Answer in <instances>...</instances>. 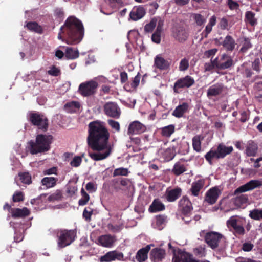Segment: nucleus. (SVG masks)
<instances>
[{"label":"nucleus","mask_w":262,"mask_h":262,"mask_svg":"<svg viewBox=\"0 0 262 262\" xmlns=\"http://www.w3.org/2000/svg\"><path fill=\"white\" fill-rule=\"evenodd\" d=\"M88 126V144L94 151L89 152V156L94 161L107 158L111 153L112 148L108 143L110 133L104 123L95 121L90 122Z\"/></svg>","instance_id":"1"},{"label":"nucleus","mask_w":262,"mask_h":262,"mask_svg":"<svg viewBox=\"0 0 262 262\" xmlns=\"http://www.w3.org/2000/svg\"><path fill=\"white\" fill-rule=\"evenodd\" d=\"M84 27L79 19L73 16L69 17L60 27L58 38L65 41L67 44L76 45L82 39Z\"/></svg>","instance_id":"2"},{"label":"nucleus","mask_w":262,"mask_h":262,"mask_svg":"<svg viewBox=\"0 0 262 262\" xmlns=\"http://www.w3.org/2000/svg\"><path fill=\"white\" fill-rule=\"evenodd\" d=\"M52 136L48 135L39 134L36 137L35 141H30L27 143L26 150L32 155L44 152L50 148Z\"/></svg>","instance_id":"3"},{"label":"nucleus","mask_w":262,"mask_h":262,"mask_svg":"<svg viewBox=\"0 0 262 262\" xmlns=\"http://www.w3.org/2000/svg\"><path fill=\"white\" fill-rule=\"evenodd\" d=\"M233 150L232 146H226L224 144H219L216 150L211 149L205 156L206 160L210 163H212L213 158L222 159L231 153Z\"/></svg>","instance_id":"4"},{"label":"nucleus","mask_w":262,"mask_h":262,"mask_svg":"<svg viewBox=\"0 0 262 262\" xmlns=\"http://www.w3.org/2000/svg\"><path fill=\"white\" fill-rule=\"evenodd\" d=\"M243 219L238 216H231L226 222L227 226L234 235H243L245 233Z\"/></svg>","instance_id":"5"},{"label":"nucleus","mask_w":262,"mask_h":262,"mask_svg":"<svg viewBox=\"0 0 262 262\" xmlns=\"http://www.w3.org/2000/svg\"><path fill=\"white\" fill-rule=\"evenodd\" d=\"M76 233L73 230H60L58 231V245L60 248H64L70 245L74 240Z\"/></svg>","instance_id":"6"},{"label":"nucleus","mask_w":262,"mask_h":262,"mask_svg":"<svg viewBox=\"0 0 262 262\" xmlns=\"http://www.w3.org/2000/svg\"><path fill=\"white\" fill-rule=\"evenodd\" d=\"M98 86L97 82L95 80L87 81L80 84L78 92L83 97L91 96L96 93Z\"/></svg>","instance_id":"7"},{"label":"nucleus","mask_w":262,"mask_h":262,"mask_svg":"<svg viewBox=\"0 0 262 262\" xmlns=\"http://www.w3.org/2000/svg\"><path fill=\"white\" fill-rule=\"evenodd\" d=\"M204 238L206 243L212 249L217 248L220 244L225 240L224 236L222 234L215 231L207 232Z\"/></svg>","instance_id":"8"},{"label":"nucleus","mask_w":262,"mask_h":262,"mask_svg":"<svg viewBox=\"0 0 262 262\" xmlns=\"http://www.w3.org/2000/svg\"><path fill=\"white\" fill-rule=\"evenodd\" d=\"M215 60L216 69L219 70L230 69L234 64L233 57L226 53L219 55L215 58Z\"/></svg>","instance_id":"9"},{"label":"nucleus","mask_w":262,"mask_h":262,"mask_svg":"<svg viewBox=\"0 0 262 262\" xmlns=\"http://www.w3.org/2000/svg\"><path fill=\"white\" fill-rule=\"evenodd\" d=\"M29 119L38 128L46 130L48 126V119L46 116L38 113H31L29 115Z\"/></svg>","instance_id":"10"},{"label":"nucleus","mask_w":262,"mask_h":262,"mask_svg":"<svg viewBox=\"0 0 262 262\" xmlns=\"http://www.w3.org/2000/svg\"><path fill=\"white\" fill-rule=\"evenodd\" d=\"M262 186V180H252L245 184L241 186L234 191V194L252 190Z\"/></svg>","instance_id":"11"},{"label":"nucleus","mask_w":262,"mask_h":262,"mask_svg":"<svg viewBox=\"0 0 262 262\" xmlns=\"http://www.w3.org/2000/svg\"><path fill=\"white\" fill-rule=\"evenodd\" d=\"M104 111L105 114L110 117L118 118L121 114V110L115 102H108L104 105Z\"/></svg>","instance_id":"12"},{"label":"nucleus","mask_w":262,"mask_h":262,"mask_svg":"<svg viewBox=\"0 0 262 262\" xmlns=\"http://www.w3.org/2000/svg\"><path fill=\"white\" fill-rule=\"evenodd\" d=\"M172 36L178 41L184 42L188 38V34L183 26L175 25L172 28Z\"/></svg>","instance_id":"13"},{"label":"nucleus","mask_w":262,"mask_h":262,"mask_svg":"<svg viewBox=\"0 0 262 262\" xmlns=\"http://www.w3.org/2000/svg\"><path fill=\"white\" fill-rule=\"evenodd\" d=\"M116 260L124 261L126 259L124 258V255L122 252L117 251H110L100 258L101 262H111Z\"/></svg>","instance_id":"14"},{"label":"nucleus","mask_w":262,"mask_h":262,"mask_svg":"<svg viewBox=\"0 0 262 262\" xmlns=\"http://www.w3.org/2000/svg\"><path fill=\"white\" fill-rule=\"evenodd\" d=\"M215 41L219 45H222L223 48L227 51L232 52L235 49L236 43L234 39L230 35H227L224 39L220 37L219 39H215Z\"/></svg>","instance_id":"15"},{"label":"nucleus","mask_w":262,"mask_h":262,"mask_svg":"<svg viewBox=\"0 0 262 262\" xmlns=\"http://www.w3.org/2000/svg\"><path fill=\"white\" fill-rule=\"evenodd\" d=\"M194 83V79L189 75L178 79L174 84L173 90L175 93H178L177 89L184 88H189Z\"/></svg>","instance_id":"16"},{"label":"nucleus","mask_w":262,"mask_h":262,"mask_svg":"<svg viewBox=\"0 0 262 262\" xmlns=\"http://www.w3.org/2000/svg\"><path fill=\"white\" fill-rule=\"evenodd\" d=\"M146 129V128L144 124L138 121H135L129 125L127 134L129 135L140 134L144 132Z\"/></svg>","instance_id":"17"},{"label":"nucleus","mask_w":262,"mask_h":262,"mask_svg":"<svg viewBox=\"0 0 262 262\" xmlns=\"http://www.w3.org/2000/svg\"><path fill=\"white\" fill-rule=\"evenodd\" d=\"M221 191L217 187L209 189L205 194V201L210 205L214 204L217 201Z\"/></svg>","instance_id":"18"},{"label":"nucleus","mask_w":262,"mask_h":262,"mask_svg":"<svg viewBox=\"0 0 262 262\" xmlns=\"http://www.w3.org/2000/svg\"><path fill=\"white\" fill-rule=\"evenodd\" d=\"M204 184L205 181L203 179H199L192 182L191 188L188 192V194L192 196L199 197Z\"/></svg>","instance_id":"19"},{"label":"nucleus","mask_w":262,"mask_h":262,"mask_svg":"<svg viewBox=\"0 0 262 262\" xmlns=\"http://www.w3.org/2000/svg\"><path fill=\"white\" fill-rule=\"evenodd\" d=\"M172 262H210L208 260H196L193 258L192 256L188 253H179L178 255L174 254Z\"/></svg>","instance_id":"20"},{"label":"nucleus","mask_w":262,"mask_h":262,"mask_svg":"<svg viewBox=\"0 0 262 262\" xmlns=\"http://www.w3.org/2000/svg\"><path fill=\"white\" fill-rule=\"evenodd\" d=\"M179 205L184 214H189L193 209L192 203L187 196H183L180 199Z\"/></svg>","instance_id":"21"},{"label":"nucleus","mask_w":262,"mask_h":262,"mask_svg":"<svg viewBox=\"0 0 262 262\" xmlns=\"http://www.w3.org/2000/svg\"><path fill=\"white\" fill-rule=\"evenodd\" d=\"M170 62L165 59L161 55H157L154 59V66L160 70H165L169 68Z\"/></svg>","instance_id":"22"},{"label":"nucleus","mask_w":262,"mask_h":262,"mask_svg":"<svg viewBox=\"0 0 262 262\" xmlns=\"http://www.w3.org/2000/svg\"><path fill=\"white\" fill-rule=\"evenodd\" d=\"M189 108V104L187 102H183L176 107L172 115L176 118H180L182 117L184 114L188 112Z\"/></svg>","instance_id":"23"},{"label":"nucleus","mask_w":262,"mask_h":262,"mask_svg":"<svg viewBox=\"0 0 262 262\" xmlns=\"http://www.w3.org/2000/svg\"><path fill=\"white\" fill-rule=\"evenodd\" d=\"M152 244L148 245L144 248L139 250L136 253L135 258L138 262H144L148 258V253L149 251Z\"/></svg>","instance_id":"24"},{"label":"nucleus","mask_w":262,"mask_h":262,"mask_svg":"<svg viewBox=\"0 0 262 262\" xmlns=\"http://www.w3.org/2000/svg\"><path fill=\"white\" fill-rule=\"evenodd\" d=\"M145 10L144 7L140 6L134 8L130 12L129 16L132 20L137 21L142 18L145 15Z\"/></svg>","instance_id":"25"},{"label":"nucleus","mask_w":262,"mask_h":262,"mask_svg":"<svg viewBox=\"0 0 262 262\" xmlns=\"http://www.w3.org/2000/svg\"><path fill=\"white\" fill-rule=\"evenodd\" d=\"M115 241V237L110 234L101 235L98 238L100 244L104 247H111Z\"/></svg>","instance_id":"26"},{"label":"nucleus","mask_w":262,"mask_h":262,"mask_svg":"<svg viewBox=\"0 0 262 262\" xmlns=\"http://www.w3.org/2000/svg\"><path fill=\"white\" fill-rule=\"evenodd\" d=\"M165 251L161 248H155L150 253V259L155 262L161 261L165 257Z\"/></svg>","instance_id":"27"},{"label":"nucleus","mask_w":262,"mask_h":262,"mask_svg":"<svg viewBox=\"0 0 262 262\" xmlns=\"http://www.w3.org/2000/svg\"><path fill=\"white\" fill-rule=\"evenodd\" d=\"M258 151V145L253 141L248 142L245 150V153L248 157H255Z\"/></svg>","instance_id":"28"},{"label":"nucleus","mask_w":262,"mask_h":262,"mask_svg":"<svg viewBox=\"0 0 262 262\" xmlns=\"http://www.w3.org/2000/svg\"><path fill=\"white\" fill-rule=\"evenodd\" d=\"M181 193L182 189L177 187L169 191L167 190L166 198L168 202H174L181 196Z\"/></svg>","instance_id":"29"},{"label":"nucleus","mask_w":262,"mask_h":262,"mask_svg":"<svg viewBox=\"0 0 262 262\" xmlns=\"http://www.w3.org/2000/svg\"><path fill=\"white\" fill-rule=\"evenodd\" d=\"M58 181V179L57 178L46 177L42 179L41 183L46 189H50L55 187Z\"/></svg>","instance_id":"30"},{"label":"nucleus","mask_w":262,"mask_h":262,"mask_svg":"<svg viewBox=\"0 0 262 262\" xmlns=\"http://www.w3.org/2000/svg\"><path fill=\"white\" fill-rule=\"evenodd\" d=\"M183 159L176 162L172 169V172L176 176H179L187 171L186 165L182 162Z\"/></svg>","instance_id":"31"},{"label":"nucleus","mask_w":262,"mask_h":262,"mask_svg":"<svg viewBox=\"0 0 262 262\" xmlns=\"http://www.w3.org/2000/svg\"><path fill=\"white\" fill-rule=\"evenodd\" d=\"M30 211L26 207L22 209L13 208L11 209V214L13 217H24L29 214Z\"/></svg>","instance_id":"32"},{"label":"nucleus","mask_w":262,"mask_h":262,"mask_svg":"<svg viewBox=\"0 0 262 262\" xmlns=\"http://www.w3.org/2000/svg\"><path fill=\"white\" fill-rule=\"evenodd\" d=\"M223 91V86L220 84H216L209 88L207 90L208 97L216 96Z\"/></svg>","instance_id":"33"},{"label":"nucleus","mask_w":262,"mask_h":262,"mask_svg":"<svg viewBox=\"0 0 262 262\" xmlns=\"http://www.w3.org/2000/svg\"><path fill=\"white\" fill-rule=\"evenodd\" d=\"M165 209L164 205L159 200H155L149 208L151 212H156L163 210Z\"/></svg>","instance_id":"34"},{"label":"nucleus","mask_w":262,"mask_h":262,"mask_svg":"<svg viewBox=\"0 0 262 262\" xmlns=\"http://www.w3.org/2000/svg\"><path fill=\"white\" fill-rule=\"evenodd\" d=\"M80 103L74 101L68 102L64 105L65 109L71 113L76 112L80 108Z\"/></svg>","instance_id":"35"},{"label":"nucleus","mask_w":262,"mask_h":262,"mask_svg":"<svg viewBox=\"0 0 262 262\" xmlns=\"http://www.w3.org/2000/svg\"><path fill=\"white\" fill-rule=\"evenodd\" d=\"M161 134L164 137H169L174 132L175 126L170 124L160 128Z\"/></svg>","instance_id":"36"},{"label":"nucleus","mask_w":262,"mask_h":262,"mask_svg":"<svg viewBox=\"0 0 262 262\" xmlns=\"http://www.w3.org/2000/svg\"><path fill=\"white\" fill-rule=\"evenodd\" d=\"M249 216L254 220H262V208H256L250 210Z\"/></svg>","instance_id":"37"},{"label":"nucleus","mask_w":262,"mask_h":262,"mask_svg":"<svg viewBox=\"0 0 262 262\" xmlns=\"http://www.w3.org/2000/svg\"><path fill=\"white\" fill-rule=\"evenodd\" d=\"M162 31V26L160 24H158V25L157 27L156 31L151 35V40L152 42L157 44H159L160 43Z\"/></svg>","instance_id":"38"},{"label":"nucleus","mask_w":262,"mask_h":262,"mask_svg":"<svg viewBox=\"0 0 262 262\" xmlns=\"http://www.w3.org/2000/svg\"><path fill=\"white\" fill-rule=\"evenodd\" d=\"M238 71L244 77L247 78L250 77L252 75L251 69L247 63L243 64L238 68Z\"/></svg>","instance_id":"39"},{"label":"nucleus","mask_w":262,"mask_h":262,"mask_svg":"<svg viewBox=\"0 0 262 262\" xmlns=\"http://www.w3.org/2000/svg\"><path fill=\"white\" fill-rule=\"evenodd\" d=\"M255 13L251 11L245 13V21L249 24L251 26H254L257 24V19L255 17Z\"/></svg>","instance_id":"40"},{"label":"nucleus","mask_w":262,"mask_h":262,"mask_svg":"<svg viewBox=\"0 0 262 262\" xmlns=\"http://www.w3.org/2000/svg\"><path fill=\"white\" fill-rule=\"evenodd\" d=\"M79 51L77 49H74L71 47H67L65 52V56L70 59H74L79 57Z\"/></svg>","instance_id":"41"},{"label":"nucleus","mask_w":262,"mask_h":262,"mask_svg":"<svg viewBox=\"0 0 262 262\" xmlns=\"http://www.w3.org/2000/svg\"><path fill=\"white\" fill-rule=\"evenodd\" d=\"M177 140H179V152L182 153V154L188 153L189 146L188 143L186 141H183L182 140H180L179 138L177 139H174L172 140V142H173Z\"/></svg>","instance_id":"42"},{"label":"nucleus","mask_w":262,"mask_h":262,"mask_svg":"<svg viewBox=\"0 0 262 262\" xmlns=\"http://www.w3.org/2000/svg\"><path fill=\"white\" fill-rule=\"evenodd\" d=\"M203 138H201L200 135L194 136L192 139L193 148L197 152L201 151V140Z\"/></svg>","instance_id":"43"},{"label":"nucleus","mask_w":262,"mask_h":262,"mask_svg":"<svg viewBox=\"0 0 262 262\" xmlns=\"http://www.w3.org/2000/svg\"><path fill=\"white\" fill-rule=\"evenodd\" d=\"M140 80V75L138 73L137 75L133 78L130 83V88L129 84H126L124 85V88L128 91H132V89H136L139 84Z\"/></svg>","instance_id":"44"},{"label":"nucleus","mask_w":262,"mask_h":262,"mask_svg":"<svg viewBox=\"0 0 262 262\" xmlns=\"http://www.w3.org/2000/svg\"><path fill=\"white\" fill-rule=\"evenodd\" d=\"M242 47L240 49V52L242 53L246 52L249 49L251 48L252 45L250 39L247 37H244L241 42Z\"/></svg>","instance_id":"45"},{"label":"nucleus","mask_w":262,"mask_h":262,"mask_svg":"<svg viewBox=\"0 0 262 262\" xmlns=\"http://www.w3.org/2000/svg\"><path fill=\"white\" fill-rule=\"evenodd\" d=\"M26 27L31 31L38 33H41L42 32V28L41 26L36 22H29L27 24Z\"/></svg>","instance_id":"46"},{"label":"nucleus","mask_w":262,"mask_h":262,"mask_svg":"<svg viewBox=\"0 0 262 262\" xmlns=\"http://www.w3.org/2000/svg\"><path fill=\"white\" fill-rule=\"evenodd\" d=\"M189 67V59L186 57L182 58L180 62L179 70L181 72L187 71Z\"/></svg>","instance_id":"47"},{"label":"nucleus","mask_w":262,"mask_h":262,"mask_svg":"<svg viewBox=\"0 0 262 262\" xmlns=\"http://www.w3.org/2000/svg\"><path fill=\"white\" fill-rule=\"evenodd\" d=\"M192 17L198 26H201L206 21V18L201 14L194 13L192 14Z\"/></svg>","instance_id":"48"},{"label":"nucleus","mask_w":262,"mask_h":262,"mask_svg":"<svg viewBox=\"0 0 262 262\" xmlns=\"http://www.w3.org/2000/svg\"><path fill=\"white\" fill-rule=\"evenodd\" d=\"M248 200V196L246 194H241L235 198V204L236 205H241L246 203Z\"/></svg>","instance_id":"49"},{"label":"nucleus","mask_w":262,"mask_h":262,"mask_svg":"<svg viewBox=\"0 0 262 262\" xmlns=\"http://www.w3.org/2000/svg\"><path fill=\"white\" fill-rule=\"evenodd\" d=\"M82 198L79 200L78 204L79 206L85 205L90 200L89 195L84 191L83 189L81 190Z\"/></svg>","instance_id":"50"},{"label":"nucleus","mask_w":262,"mask_h":262,"mask_svg":"<svg viewBox=\"0 0 262 262\" xmlns=\"http://www.w3.org/2000/svg\"><path fill=\"white\" fill-rule=\"evenodd\" d=\"M19 176L22 183L26 184H30L31 183V177L28 172L20 173Z\"/></svg>","instance_id":"51"},{"label":"nucleus","mask_w":262,"mask_h":262,"mask_svg":"<svg viewBox=\"0 0 262 262\" xmlns=\"http://www.w3.org/2000/svg\"><path fill=\"white\" fill-rule=\"evenodd\" d=\"M128 173L129 171L127 168L120 167L115 169L113 172V177H116L118 176H126L128 175Z\"/></svg>","instance_id":"52"},{"label":"nucleus","mask_w":262,"mask_h":262,"mask_svg":"<svg viewBox=\"0 0 262 262\" xmlns=\"http://www.w3.org/2000/svg\"><path fill=\"white\" fill-rule=\"evenodd\" d=\"M157 24V19L153 18L151 21L144 27V31L146 32H150L152 31Z\"/></svg>","instance_id":"53"},{"label":"nucleus","mask_w":262,"mask_h":262,"mask_svg":"<svg viewBox=\"0 0 262 262\" xmlns=\"http://www.w3.org/2000/svg\"><path fill=\"white\" fill-rule=\"evenodd\" d=\"M216 60L215 58L211 59L210 62L205 63L204 64V69L206 71H211L213 69H216Z\"/></svg>","instance_id":"54"},{"label":"nucleus","mask_w":262,"mask_h":262,"mask_svg":"<svg viewBox=\"0 0 262 262\" xmlns=\"http://www.w3.org/2000/svg\"><path fill=\"white\" fill-rule=\"evenodd\" d=\"M23 255L26 258L27 262H33L36 258V254L30 251L24 252Z\"/></svg>","instance_id":"55"},{"label":"nucleus","mask_w":262,"mask_h":262,"mask_svg":"<svg viewBox=\"0 0 262 262\" xmlns=\"http://www.w3.org/2000/svg\"><path fill=\"white\" fill-rule=\"evenodd\" d=\"M93 210L90 207H86L83 212V216L86 221H88L91 220V215L93 213Z\"/></svg>","instance_id":"56"},{"label":"nucleus","mask_w":262,"mask_h":262,"mask_svg":"<svg viewBox=\"0 0 262 262\" xmlns=\"http://www.w3.org/2000/svg\"><path fill=\"white\" fill-rule=\"evenodd\" d=\"M58 168L57 167L54 166L51 168L46 169L43 171L44 175H57Z\"/></svg>","instance_id":"57"},{"label":"nucleus","mask_w":262,"mask_h":262,"mask_svg":"<svg viewBox=\"0 0 262 262\" xmlns=\"http://www.w3.org/2000/svg\"><path fill=\"white\" fill-rule=\"evenodd\" d=\"M82 159L80 156H75L70 162V165L75 167H77L81 164Z\"/></svg>","instance_id":"58"},{"label":"nucleus","mask_w":262,"mask_h":262,"mask_svg":"<svg viewBox=\"0 0 262 262\" xmlns=\"http://www.w3.org/2000/svg\"><path fill=\"white\" fill-rule=\"evenodd\" d=\"M48 73L50 75L53 76H57L60 75V71L58 68H56V67L52 66L48 70Z\"/></svg>","instance_id":"59"},{"label":"nucleus","mask_w":262,"mask_h":262,"mask_svg":"<svg viewBox=\"0 0 262 262\" xmlns=\"http://www.w3.org/2000/svg\"><path fill=\"white\" fill-rule=\"evenodd\" d=\"M108 229L112 232H118L121 229V226L119 225H113L109 224L107 226Z\"/></svg>","instance_id":"60"},{"label":"nucleus","mask_w":262,"mask_h":262,"mask_svg":"<svg viewBox=\"0 0 262 262\" xmlns=\"http://www.w3.org/2000/svg\"><path fill=\"white\" fill-rule=\"evenodd\" d=\"M108 123L112 128L115 129L117 132L120 130V124L118 122L113 120H108Z\"/></svg>","instance_id":"61"},{"label":"nucleus","mask_w":262,"mask_h":262,"mask_svg":"<svg viewBox=\"0 0 262 262\" xmlns=\"http://www.w3.org/2000/svg\"><path fill=\"white\" fill-rule=\"evenodd\" d=\"M228 6L230 10H237L238 8V4L233 0H228Z\"/></svg>","instance_id":"62"},{"label":"nucleus","mask_w":262,"mask_h":262,"mask_svg":"<svg viewBox=\"0 0 262 262\" xmlns=\"http://www.w3.org/2000/svg\"><path fill=\"white\" fill-rule=\"evenodd\" d=\"M195 254L199 257H203L205 255V249L202 247H199L194 249Z\"/></svg>","instance_id":"63"},{"label":"nucleus","mask_w":262,"mask_h":262,"mask_svg":"<svg viewBox=\"0 0 262 262\" xmlns=\"http://www.w3.org/2000/svg\"><path fill=\"white\" fill-rule=\"evenodd\" d=\"M217 52V49L216 48L211 49L210 50H208L207 51H206L204 53V55L207 58H210L212 56H213L216 52Z\"/></svg>","instance_id":"64"}]
</instances>
